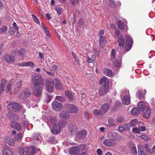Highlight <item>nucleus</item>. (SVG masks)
Masks as SVG:
<instances>
[{
  "label": "nucleus",
  "instance_id": "7ed1b4c3",
  "mask_svg": "<svg viewBox=\"0 0 155 155\" xmlns=\"http://www.w3.org/2000/svg\"><path fill=\"white\" fill-rule=\"evenodd\" d=\"M8 109L14 112L19 111L23 107V106L17 103L11 102L7 105Z\"/></svg>",
  "mask_w": 155,
  "mask_h": 155
},
{
  "label": "nucleus",
  "instance_id": "3c124183",
  "mask_svg": "<svg viewBox=\"0 0 155 155\" xmlns=\"http://www.w3.org/2000/svg\"><path fill=\"white\" fill-rule=\"evenodd\" d=\"M34 66L33 63L31 61H28L26 62V66L31 67L33 68Z\"/></svg>",
  "mask_w": 155,
  "mask_h": 155
},
{
  "label": "nucleus",
  "instance_id": "2eb2a0df",
  "mask_svg": "<svg viewBox=\"0 0 155 155\" xmlns=\"http://www.w3.org/2000/svg\"><path fill=\"white\" fill-rule=\"evenodd\" d=\"M22 86V82L20 81L18 82L14 86V93L16 94L18 93L21 88Z\"/></svg>",
  "mask_w": 155,
  "mask_h": 155
},
{
  "label": "nucleus",
  "instance_id": "603ef678",
  "mask_svg": "<svg viewBox=\"0 0 155 155\" xmlns=\"http://www.w3.org/2000/svg\"><path fill=\"white\" fill-rule=\"evenodd\" d=\"M50 121L53 124H56L57 121V119L55 118H51L50 119Z\"/></svg>",
  "mask_w": 155,
  "mask_h": 155
},
{
  "label": "nucleus",
  "instance_id": "c9c22d12",
  "mask_svg": "<svg viewBox=\"0 0 155 155\" xmlns=\"http://www.w3.org/2000/svg\"><path fill=\"white\" fill-rule=\"evenodd\" d=\"M103 83H104V85H105L106 83H108V85H109V82L108 80H107V78L106 77H103L100 79L99 82V84H101Z\"/></svg>",
  "mask_w": 155,
  "mask_h": 155
},
{
  "label": "nucleus",
  "instance_id": "4c0bfd02",
  "mask_svg": "<svg viewBox=\"0 0 155 155\" xmlns=\"http://www.w3.org/2000/svg\"><path fill=\"white\" fill-rule=\"evenodd\" d=\"M108 123L110 126H113L116 125L115 120L113 118H110L108 120Z\"/></svg>",
  "mask_w": 155,
  "mask_h": 155
},
{
  "label": "nucleus",
  "instance_id": "2f4dec72",
  "mask_svg": "<svg viewBox=\"0 0 155 155\" xmlns=\"http://www.w3.org/2000/svg\"><path fill=\"white\" fill-rule=\"evenodd\" d=\"M5 59L8 62H11L14 61V57L12 55H6L5 56Z\"/></svg>",
  "mask_w": 155,
  "mask_h": 155
},
{
  "label": "nucleus",
  "instance_id": "423d86ee",
  "mask_svg": "<svg viewBox=\"0 0 155 155\" xmlns=\"http://www.w3.org/2000/svg\"><path fill=\"white\" fill-rule=\"evenodd\" d=\"M31 92L28 88H26L19 94V97L23 99L29 97L31 94Z\"/></svg>",
  "mask_w": 155,
  "mask_h": 155
},
{
  "label": "nucleus",
  "instance_id": "b1692460",
  "mask_svg": "<svg viewBox=\"0 0 155 155\" xmlns=\"http://www.w3.org/2000/svg\"><path fill=\"white\" fill-rule=\"evenodd\" d=\"M143 117L146 118H148L150 116V111L149 107H147L146 109L143 110Z\"/></svg>",
  "mask_w": 155,
  "mask_h": 155
},
{
  "label": "nucleus",
  "instance_id": "de8ad7c7",
  "mask_svg": "<svg viewBox=\"0 0 155 155\" xmlns=\"http://www.w3.org/2000/svg\"><path fill=\"white\" fill-rule=\"evenodd\" d=\"M8 29V27L6 25H4L0 28V33L4 32L7 31Z\"/></svg>",
  "mask_w": 155,
  "mask_h": 155
},
{
  "label": "nucleus",
  "instance_id": "bb28decb",
  "mask_svg": "<svg viewBox=\"0 0 155 155\" xmlns=\"http://www.w3.org/2000/svg\"><path fill=\"white\" fill-rule=\"evenodd\" d=\"M15 82V80L14 79H12L9 81L8 86L6 87L5 89V91L7 93H8L10 91L12 86L14 84Z\"/></svg>",
  "mask_w": 155,
  "mask_h": 155
},
{
  "label": "nucleus",
  "instance_id": "e2e57ef3",
  "mask_svg": "<svg viewBox=\"0 0 155 155\" xmlns=\"http://www.w3.org/2000/svg\"><path fill=\"white\" fill-rule=\"evenodd\" d=\"M48 141L52 143H54L55 142L54 137L53 136H51L48 139Z\"/></svg>",
  "mask_w": 155,
  "mask_h": 155
},
{
  "label": "nucleus",
  "instance_id": "8fccbe9b",
  "mask_svg": "<svg viewBox=\"0 0 155 155\" xmlns=\"http://www.w3.org/2000/svg\"><path fill=\"white\" fill-rule=\"evenodd\" d=\"M32 16L33 18L34 21L35 22L38 24H40V22L38 18L35 15L33 14L32 15Z\"/></svg>",
  "mask_w": 155,
  "mask_h": 155
},
{
  "label": "nucleus",
  "instance_id": "ddd939ff",
  "mask_svg": "<svg viewBox=\"0 0 155 155\" xmlns=\"http://www.w3.org/2000/svg\"><path fill=\"white\" fill-rule=\"evenodd\" d=\"M70 117L69 113L66 111H62L59 114V118L61 120H67Z\"/></svg>",
  "mask_w": 155,
  "mask_h": 155
},
{
  "label": "nucleus",
  "instance_id": "58836bf2",
  "mask_svg": "<svg viewBox=\"0 0 155 155\" xmlns=\"http://www.w3.org/2000/svg\"><path fill=\"white\" fill-rule=\"evenodd\" d=\"M138 123V121L137 119H133L130 122V124H129L130 126L132 127H135Z\"/></svg>",
  "mask_w": 155,
  "mask_h": 155
},
{
  "label": "nucleus",
  "instance_id": "79ce46f5",
  "mask_svg": "<svg viewBox=\"0 0 155 155\" xmlns=\"http://www.w3.org/2000/svg\"><path fill=\"white\" fill-rule=\"evenodd\" d=\"M56 88L58 90H61L62 87L61 84L59 81H57L55 84Z\"/></svg>",
  "mask_w": 155,
  "mask_h": 155
},
{
  "label": "nucleus",
  "instance_id": "4468645a",
  "mask_svg": "<svg viewBox=\"0 0 155 155\" xmlns=\"http://www.w3.org/2000/svg\"><path fill=\"white\" fill-rule=\"evenodd\" d=\"M11 127L16 130L18 131H20L21 129V127L20 124L14 121H11L10 122Z\"/></svg>",
  "mask_w": 155,
  "mask_h": 155
},
{
  "label": "nucleus",
  "instance_id": "0e129e2a",
  "mask_svg": "<svg viewBox=\"0 0 155 155\" xmlns=\"http://www.w3.org/2000/svg\"><path fill=\"white\" fill-rule=\"evenodd\" d=\"M125 131H127L130 129V126L129 124H126L124 126Z\"/></svg>",
  "mask_w": 155,
  "mask_h": 155
},
{
  "label": "nucleus",
  "instance_id": "6e6552de",
  "mask_svg": "<svg viewBox=\"0 0 155 155\" xmlns=\"http://www.w3.org/2000/svg\"><path fill=\"white\" fill-rule=\"evenodd\" d=\"M68 131L72 135L77 132L78 127L74 123H71L68 124Z\"/></svg>",
  "mask_w": 155,
  "mask_h": 155
},
{
  "label": "nucleus",
  "instance_id": "69168bd1",
  "mask_svg": "<svg viewBox=\"0 0 155 155\" xmlns=\"http://www.w3.org/2000/svg\"><path fill=\"white\" fill-rule=\"evenodd\" d=\"M132 131L134 132L137 133L138 134H140V133L139 129L137 127L133 128L132 129Z\"/></svg>",
  "mask_w": 155,
  "mask_h": 155
},
{
  "label": "nucleus",
  "instance_id": "f8f14e48",
  "mask_svg": "<svg viewBox=\"0 0 155 155\" xmlns=\"http://www.w3.org/2000/svg\"><path fill=\"white\" fill-rule=\"evenodd\" d=\"M109 85L108 83H106L105 85H103L99 90V94L101 96L104 95L107 93L108 90Z\"/></svg>",
  "mask_w": 155,
  "mask_h": 155
},
{
  "label": "nucleus",
  "instance_id": "6e6d98bb",
  "mask_svg": "<svg viewBox=\"0 0 155 155\" xmlns=\"http://www.w3.org/2000/svg\"><path fill=\"white\" fill-rule=\"evenodd\" d=\"M47 97V100L46 101L48 103L51 100L52 98V96L50 95V94H47L46 95Z\"/></svg>",
  "mask_w": 155,
  "mask_h": 155
},
{
  "label": "nucleus",
  "instance_id": "dca6fc26",
  "mask_svg": "<svg viewBox=\"0 0 155 155\" xmlns=\"http://www.w3.org/2000/svg\"><path fill=\"white\" fill-rule=\"evenodd\" d=\"M109 108L108 104L107 103L104 104L100 108L101 112L102 115L106 113L109 110Z\"/></svg>",
  "mask_w": 155,
  "mask_h": 155
},
{
  "label": "nucleus",
  "instance_id": "20e7f679",
  "mask_svg": "<svg viewBox=\"0 0 155 155\" xmlns=\"http://www.w3.org/2000/svg\"><path fill=\"white\" fill-rule=\"evenodd\" d=\"M65 107V110L69 113L76 114L78 112V108L74 104H67Z\"/></svg>",
  "mask_w": 155,
  "mask_h": 155
},
{
  "label": "nucleus",
  "instance_id": "09e8293b",
  "mask_svg": "<svg viewBox=\"0 0 155 155\" xmlns=\"http://www.w3.org/2000/svg\"><path fill=\"white\" fill-rule=\"evenodd\" d=\"M116 52L115 50L114 49H113L112 50L111 52V58L112 59H114L116 57Z\"/></svg>",
  "mask_w": 155,
  "mask_h": 155
},
{
  "label": "nucleus",
  "instance_id": "cd10ccee",
  "mask_svg": "<svg viewBox=\"0 0 155 155\" xmlns=\"http://www.w3.org/2000/svg\"><path fill=\"white\" fill-rule=\"evenodd\" d=\"M122 101L124 104L128 105L130 103V98L129 96H125L123 97Z\"/></svg>",
  "mask_w": 155,
  "mask_h": 155
},
{
  "label": "nucleus",
  "instance_id": "72a5a7b5",
  "mask_svg": "<svg viewBox=\"0 0 155 155\" xmlns=\"http://www.w3.org/2000/svg\"><path fill=\"white\" fill-rule=\"evenodd\" d=\"M140 111L139 109L137 108L134 107L132 109L131 111V114L133 115H137Z\"/></svg>",
  "mask_w": 155,
  "mask_h": 155
},
{
  "label": "nucleus",
  "instance_id": "a19ab883",
  "mask_svg": "<svg viewBox=\"0 0 155 155\" xmlns=\"http://www.w3.org/2000/svg\"><path fill=\"white\" fill-rule=\"evenodd\" d=\"M22 137V134L21 132H19L15 137V139L18 141H21Z\"/></svg>",
  "mask_w": 155,
  "mask_h": 155
},
{
  "label": "nucleus",
  "instance_id": "c756f323",
  "mask_svg": "<svg viewBox=\"0 0 155 155\" xmlns=\"http://www.w3.org/2000/svg\"><path fill=\"white\" fill-rule=\"evenodd\" d=\"M121 59L120 60L114 59L113 61V66L117 68L120 67L121 65Z\"/></svg>",
  "mask_w": 155,
  "mask_h": 155
},
{
  "label": "nucleus",
  "instance_id": "0eeeda50",
  "mask_svg": "<svg viewBox=\"0 0 155 155\" xmlns=\"http://www.w3.org/2000/svg\"><path fill=\"white\" fill-rule=\"evenodd\" d=\"M46 85L48 92H51L53 91L54 84L52 79L48 78L46 81Z\"/></svg>",
  "mask_w": 155,
  "mask_h": 155
},
{
  "label": "nucleus",
  "instance_id": "9b49d317",
  "mask_svg": "<svg viewBox=\"0 0 155 155\" xmlns=\"http://www.w3.org/2000/svg\"><path fill=\"white\" fill-rule=\"evenodd\" d=\"M107 136L108 139H110L114 142L117 140L118 134L115 132H109L108 133Z\"/></svg>",
  "mask_w": 155,
  "mask_h": 155
},
{
  "label": "nucleus",
  "instance_id": "7c9ffc66",
  "mask_svg": "<svg viewBox=\"0 0 155 155\" xmlns=\"http://www.w3.org/2000/svg\"><path fill=\"white\" fill-rule=\"evenodd\" d=\"M104 73L107 76L110 77L112 75V70L109 68H105L104 69Z\"/></svg>",
  "mask_w": 155,
  "mask_h": 155
},
{
  "label": "nucleus",
  "instance_id": "5701e85b",
  "mask_svg": "<svg viewBox=\"0 0 155 155\" xmlns=\"http://www.w3.org/2000/svg\"><path fill=\"white\" fill-rule=\"evenodd\" d=\"M5 142L10 146H12L14 144L15 140L14 139L8 137H6L4 139Z\"/></svg>",
  "mask_w": 155,
  "mask_h": 155
},
{
  "label": "nucleus",
  "instance_id": "bf43d9fd",
  "mask_svg": "<svg viewBox=\"0 0 155 155\" xmlns=\"http://www.w3.org/2000/svg\"><path fill=\"white\" fill-rule=\"evenodd\" d=\"M19 119V116L16 114H13L12 120H18Z\"/></svg>",
  "mask_w": 155,
  "mask_h": 155
},
{
  "label": "nucleus",
  "instance_id": "49530a36",
  "mask_svg": "<svg viewBox=\"0 0 155 155\" xmlns=\"http://www.w3.org/2000/svg\"><path fill=\"white\" fill-rule=\"evenodd\" d=\"M18 51L20 56L21 58H23L24 54L25 53V50L23 49H21L20 51L18 50Z\"/></svg>",
  "mask_w": 155,
  "mask_h": 155
},
{
  "label": "nucleus",
  "instance_id": "39448f33",
  "mask_svg": "<svg viewBox=\"0 0 155 155\" xmlns=\"http://www.w3.org/2000/svg\"><path fill=\"white\" fill-rule=\"evenodd\" d=\"M43 85H34L33 87V93L36 97L41 96L42 94Z\"/></svg>",
  "mask_w": 155,
  "mask_h": 155
},
{
  "label": "nucleus",
  "instance_id": "f3484780",
  "mask_svg": "<svg viewBox=\"0 0 155 155\" xmlns=\"http://www.w3.org/2000/svg\"><path fill=\"white\" fill-rule=\"evenodd\" d=\"M79 152V149L78 147H72L69 151V153L71 155H77Z\"/></svg>",
  "mask_w": 155,
  "mask_h": 155
},
{
  "label": "nucleus",
  "instance_id": "680f3d73",
  "mask_svg": "<svg viewBox=\"0 0 155 155\" xmlns=\"http://www.w3.org/2000/svg\"><path fill=\"white\" fill-rule=\"evenodd\" d=\"M78 24L80 27H81L84 25V22L83 20L81 19L78 21Z\"/></svg>",
  "mask_w": 155,
  "mask_h": 155
},
{
  "label": "nucleus",
  "instance_id": "338daca9",
  "mask_svg": "<svg viewBox=\"0 0 155 155\" xmlns=\"http://www.w3.org/2000/svg\"><path fill=\"white\" fill-rule=\"evenodd\" d=\"M124 120V118L122 117H118L117 119V121L118 123L122 122Z\"/></svg>",
  "mask_w": 155,
  "mask_h": 155
},
{
  "label": "nucleus",
  "instance_id": "6ab92c4d",
  "mask_svg": "<svg viewBox=\"0 0 155 155\" xmlns=\"http://www.w3.org/2000/svg\"><path fill=\"white\" fill-rule=\"evenodd\" d=\"M87 134V131L84 130H82L79 132L77 134L78 137L81 139H84Z\"/></svg>",
  "mask_w": 155,
  "mask_h": 155
},
{
  "label": "nucleus",
  "instance_id": "13d9d810",
  "mask_svg": "<svg viewBox=\"0 0 155 155\" xmlns=\"http://www.w3.org/2000/svg\"><path fill=\"white\" fill-rule=\"evenodd\" d=\"M56 99L61 102H63L65 101V98L62 96H57Z\"/></svg>",
  "mask_w": 155,
  "mask_h": 155
},
{
  "label": "nucleus",
  "instance_id": "a878e982",
  "mask_svg": "<svg viewBox=\"0 0 155 155\" xmlns=\"http://www.w3.org/2000/svg\"><path fill=\"white\" fill-rule=\"evenodd\" d=\"M138 153L139 155H148L144 148L141 146L138 147Z\"/></svg>",
  "mask_w": 155,
  "mask_h": 155
},
{
  "label": "nucleus",
  "instance_id": "aec40b11",
  "mask_svg": "<svg viewBox=\"0 0 155 155\" xmlns=\"http://www.w3.org/2000/svg\"><path fill=\"white\" fill-rule=\"evenodd\" d=\"M137 107L140 111L143 110L148 107L145 105V103L142 101L139 102L137 104Z\"/></svg>",
  "mask_w": 155,
  "mask_h": 155
},
{
  "label": "nucleus",
  "instance_id": "774afa93",
  "mask_svg": "<svg viewBox=\"0 0 155 155\" xmlns=\"http://www.w3.org/2000/svg\"><path fill=\"white\" fill-rule=\"evenodd\" d=\"M7 81L5 79H3L1 81V84L0 85L4 86L5 87V84H6Z\"/></svg>",
  "mask_w": 155,
  "mask_h": 155
},
{
  "label": "nucleus",
  "instance_id": "c03bdc74",
  "mask_svg": "<svg viewBox=\"0 0 155 155\" xmlns=\"http://www.w3.org/2000/svg\"><path fill=\"white\" fill-rule=\"evenodd\" d=\"M93 113L94 115L96 116H101L102 115L100 109L98 110V109H95L93 111Z\"/></svg>",
  "mask_w": 155,
  "mask_h": 155
},
{
  "label": "nucleus",
  "instance_id": "e433bc0d",
  "mask_svg": "<svg viewBox=\"0 0 155 155\" xmlns=\"http://www.w3.org/2000/svg\"><path fill=\"white\" fill-rule=\"evenodd\" d=\"M15 31H12V32L11 31H9V34L13 36L16 37H19L20 35V33L18 31V30H15Z\"/></svg>",
  "mask_w": 155,
  "mask_h": 155
},
{
  "label": "nucleus",
  "instance_id": "412c9836",
  "mask_svg": "<svg viewBox=\"0 0 155 155\" xmlns=\"http://www.w3.org/2000/svg\"><path fill=\"white\" fill-rule=\"evenodd\" d=\"M118 3L114 2L113 0H110L109 1V5L111 8H114L117 6H120L121 4L119 2H117Z\"/></svg>",
  "mask_w": 155,
  "mask_h": 155
},
{
  "label": "nucleus",
  "instance_id": "4d7b16f0",
  "mask_svg": "<svg viewBox=\"0 0 155 155\" xmlns=\"http://www.w3.org/2000/svg\"><path fill=\"white\" fill-rule=\"evenodd\" d=\"M131 152L133 154L136 155L137 154V151L136 147H133L131 148Z\"/></svg>",
  "mask_w": 155,
  "mask_h": 155
},
{
  "label": "nucleus",
  "instance_id": "c85d7f7f",
  "mask_svg": "<svg viewBox=\"0 0 155 155\" xmlns=\"http://www.w3.org/2000/svg\"><path fill=\"white\" fill-rule=\"evenodd\" d=\"M117 42L119 46L122 47L124 46L125 42L122 35H120L119 37L117 39Z\"/></svg>",
  "mask_w": 155,
  "mask_h": 155
},
{
  "label": "nucleus",
  "instance_id": "5fc2aeb1",
  "mask_svg": "<svg viewBox=\"0 0 155 155\" xmlns=\"http://www.w3.org/2000/svg\"><path fill=\"white\" fill-rule=\"evenodd\" d=\"M145 150H146L149 153H150L151 152V151L150 149V148L149 147L148 145L146 144H145L144 145V147H143Z\"/></svg>",
  "mask_w": 155,
  "mask_h": 155
},
{
  "label": "nucleus",
  "instance_id": "a211bd4d",
  "mask_svg": "<svg viewBox=\"0 0 155 155\" xmlns=\"http://www.w3.org/2000/svg\"><path fill=\"white\" fill-rule=\"evenodd\" d=\"M52 106L54 110L59 111L61 109V104L57 101H54L52 102Z\"/></svg>",
  "mask_w": 155,
  "mask_h": 155
},
{
  "label": "nucleus",
  "instance_id": "37998d69",
  "mask_svg": "<svg viewBox=\"0 0 155 155\" xmlns=\"http://www.w3.org/2000/svg\"><path fill=\"white\" fill-rule=\"evenodd\" d=\"M137 97L139 99H142L144 97V95L142 94L140 91H137L136 94Z\"/></svg>",
  "mask_w": 155,
  "mask_h": 155
},
{
  "label": "nucleus",
  "instance_id": "f03ea898",
  "mask_svg": "<svg viewBox=\"0 0 155 155\" xmlns=\"http://www.w3.org/2000/svg\"><path fill=\"white\" fill-rule=\"evenodd\" d=\"M34 152L35 150L33 147H28L25 148L21 147L19 149L20 155H33Z\"/></svg>",
  "mask_w": 155,
  "mask_h": 155
},
{
  "label": "nucleus",
  "instance_id": "f257e3e1",
  "mask_svg": "<svg viewBox=\"0 0 155 155\" xmlns=\"http://www.w3.org/2000/svg\"><path fill=\"white\" fill-rule=\"evenodd\" d=\"M31 82L33 86L44 84L41 75L37 73H34L31 75Z\"/></svg>",
  "mask_w": 155,
  "mask_h": 155
},
{
  "label": "nucleus",
  "instance_id": "4be33fe9",
  "mask_svg": "<svg viewBox=\"0 0 155 155\" xmlns=\"http://www.w3.org/2000/svg\"><path fill=\"white\" fill-rule=\"evenodd\" d=\"M103 143L105 146L108 147L112 146L114 145V142L109 139H105L103 142Z\"/></svg>",
  "mask_w": 155,
  "mask_h": 155
},
{
  "label": "nucleus",
  "instance_id": "a18cd8bd",
  "mask_svg": "<svg viewBox=\"0 0 155 155\" xmlns=\"http://www.w3.org/2000/svg\"><path fill=\"white\" fill-rule=\"evenodd\" d=\"M117 26L121 30H123L124 28V25L123 23L121 21H117Z\"/></svg>",
  "mask_w": 155,
  "mask_h": 155
},
{
  "label": "nucleus",
  "instance_id": "864d4df0",
  "mask_svg": "<svg viewBox=\"0 0 155 155\" xmlns=\"http://www.w3.org/2000/svg\"><path fill=\"white\" fill-rule=\"evenodd\" d=\"M39 135L36 134L34 133L32 135V139L33 140H38V137L39 136Z\"/></svg>",
  "mask_w": 155,
  "mask_h": 155
},
{
  "label": "nucleus",
  "instance_id": "473e14b6",
  "mask_svg": "<svg viewBox=\"0 0 155 155\" xmlns=\"http://www.w3.org/2000/svg\"><path fill=\"white\" fill-rule=\"evenodd\" d=\"M65 94L70 101H73L74 100V97L72 94L69 91H65Z\"/></svg>",
  "mask_w": 155,
  "mask_h": 155
},
{
  "label": "nucleus",
  "instance_id": "1a4fd4ad",
  "mask_svg": "<svg viewBox=\"0 0 155 155\" xmlns=\"http://www.w3.org/2000/svg\"><path fill=\"white\" fill-rule=\"evenodd\" d=\"M61 124L58 123L56 124L53 125L52 130V132L54 134H56L60 133L61 131Z\"/></svg>",
  "mask_w": 155,
  "mask_h": 155
},
{
  "label": "nucleus",
  "instance_id": "9d476101",
  "mask_svg": "<svg viewBox=\"0 0 155 155\" xmlns=\"http://www.w3.org/2000/svg\"><path fill=\"white\" fill-rule=\"evenodd\" d=\"M126 43L125 48L127 51H129L132 47L133 42L130 38L129 36H126Z\"/></svg>",
  "mask_w": 155,
  "mask_h": 155
},
{
  "label": "nucleus",
  "instance_id": "f704fd0d",
  "mask_svg": "<svg viewBox=\"0 0 155 155\" xmlns=\"http://www.w3.org/2000/svg\"><path fill=\"white\" fill-rule=\"evenodd\" d=\"M106 43V41L104 37L101 36L99 40V44L100 47L102 48V45Z\"/></svg>",
  "mask_w": 155,
  "mask_h": 155
},
{
  "label": "nucleus",
  "instance_id": "393cba45",
  "mask_svg": "<svg viewBox=\"0 0 155 155\" xmlns=\"http://www.w3.org/2000/svg\"><path fill=\"white\" fill-rule=\"evenodd\" d=\"M3 155H13L12 151L8 148H5L2 150Z\"/></svg>",
  "mask_w": 155,
  "mask_h": 155
},
{
  "label": "nucleus",
  "instance_id": "ea45409f",
  "mask_svg": "<svg viewBox=\"0 0 155 155\" xmlns=\"http://www.w3.org/2000/svg\"><path fill=\"white\" fill-rule=\"evenodd\" d=\"M55 9L59 15L61 14L62 9L60 6L59 5H55Z\"/></svg>",
  "mask_w": 155,
  "mask_h": 155
},
{
  "label": "nucleus",
  "instance_id": "052dcab7",
  "mask_svg": "<svg viewBox=\"0 0 155 155\" xmlns=\"http://www.w3.org/2000/svg\"><path fill=\"white\" fill-rule=\"evenodd\" d=\"M72 54L73 56V57L74 58V60L78 63H79L80 61L78 59V58L76 57V56L75 55V54L74 53V52H72Z\"/></svg>",
  "mask_w": 155,
  "mask_h": 155
}]
</instances>
